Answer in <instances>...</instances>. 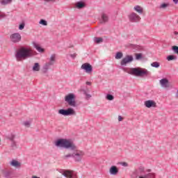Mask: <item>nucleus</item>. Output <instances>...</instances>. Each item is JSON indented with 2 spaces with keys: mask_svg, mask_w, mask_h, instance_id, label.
Returning a JSON list of instances; mask_svg holds the SVG:
<instances>
[{
  "mask_svg": "<svg viewBox=\"0 0 178 178\" xmlns=\"http://www.w3.org/2000/svg\"><path fill=\"white\" fill-rule=\"evenodd\" d=\"M123 120V118L120 115L118 116V121L122 122Z\"/></svg>",
  "mask_w": 178,
  "mask_h": 178,
  "instance_id": "40",
  "label": "nucleus"
},
{
  "mask_svg": "<svg viewBox=\"0 0 178 178\" xmlns=\"http://www.w3.org/2000/svg\"><path fill=\"white\" fill-rule=\"evenodd\" d=\"M51 66H54V65L51 64V63H49V62L46 63L42 67L43 73H47V72H48V70H49V68L51 67Z\"/></svg>",
  "mask_w": 178,
  "mask_h": 178,
  "instance_id": "15",
  "label": "nucleus"
},
{
  "mask_svg": "<svg viewBox=\"0 0 178 178\" xmlns=\"http://www.w3.org/2000/svg\"><path fill=\"white\" fill-rule=\"evenodd\" d=\"M56 147H60V148H64L68 149L70 153L63 156V159H69V158H73L75 162H81L83 156H84V152L77 149V146L74 143L66 139L60 138L56 141Z\"/></svg>",
  "mask_w": 178,
  "mask_h": 178,
  "instance_id": "1",
  "label": "nucleus"
},
{
  "mask_svg": "<svg viewBox=\"0 0 178 178\" xmlns=\"http://www.w3.org/2000/svg\"><path fill=\"white\" fill-rule=\"evenodd\" d=\"M46 2H55V0H44Z\"/></svg>",
  "mask_w": 178,
  "mask_h": 178,
  "instance_id": "42",
  "label": "nucleus"
},
{
  "mask_svg": "<svg viewBox=\"0 0 178 178\" xmlns=\"http://www.w3.org/2000/svg\"><path fill=\"white\" fill-rule=\"evenodd\" d=\"M12 175V171H6L4 172V177H10V175Z\"/></svg>",
  "mask_w": 178,
  "mask_h": 178,
  "instance_id": "31",
  "label": "nucleus"
},
{
  "mask_svg": "<svg viewBox=\"0 0 178 178\" xmlns=\"http://www.w3.org/2000/svg\"><path fill=\"white\" fill-rule=\"evenodd\" d=\"M109 172H110V175L116 176V175L119 173V169L116 165H113L110 168Z\"/></svg>",
  "mask_w": 178,
  "mask_h": 178,
  "instance_id": "14",
  "label": "nucleus"
},
{
  "mask_svg": "<svg viewBox=\"0 0 178 178\" xmlns=\"http://www.w3.org/2000/svg\"><path fill=\"white\" fill-rule=\"evenodd\" d=\"M56 58V56L55 54H52L50 56V60L49 61V63H50V65H55Z\"/></svg>",
  "mask_w": 178,
  "mask_h": 178,
  "instance_id": "20",
  "label": "nucleus"
},
{
  "mask_svg": "<svg viewBox=\"0 0 178 178\" xmlns=\"http://www.w3.org/2000/svg\"><path fill=\"white\" fill-rule=\"evenodd\" d=\"M129 21L131 22V23H138L140 20H141V17L137 15L136 13H131L129 16H128Z\"/></svg>",
  "mask_w": 178,
  "mask_h": 178,
  "instance_id": "7",
  "label": "nucleus"
},
{
  "mask_svg": "<svg viewBox=\"0 0 178 178\" xmlns=\"http://www.w3.org/2000/svg\"><path fill=\"white\" fill-rule=\"evenodd\" d=\"M136 60H140V59H143V54L138 53L135 54Z\"/></svg>",
  "mask_w": 178,
  "mask_h": 178,
  "instance_id": "29",
  "label": "nucleus"
},
{
  "mask_svg": "<svg viewBox=\"0 0 178 178\" xmlns=\"http://www.w3.org/2000/svg\"><path fill=\"white\" fill-rule=\"evenodd\" d=\"M61 173L63 176L67 178H77V175L73 173V171L66 170H63V172Z\"/></svg>",
  "mask_w": 178,
  "mask_h": 178,
  "instance_id": "10",
  "label": "nucleus"
},
{
  "mask_svg": "<svg viewBox=\"0 0 178 178\" xmlns=\"http://www.w3.org/2000/svg\"><path fill=\"white\" fill-rule=\"evenodd\" d=\"M24 26H26L24 23H22L21 24H19V30H23V29H24Z\"/></svg>",
  "mask_w": 178,
  "mask_h": 178,
  "instance_id": "34",
  "label": "nucleus"
},
{
  "mask_svg": "<svg viewBox=\"0 0 178 178\" xmlns=\"http://www.w3.org/2000/svg\"><path fill=\"white\" fill-rule=\"evenodd\" d=\"M146 108H156V103L153 100H147L145 102Z\"/></svg>",
  "mask_w": 178,
  "mask_h": 178,
  "instance_id": "11",
  "label": "nucleus"
},
{
  "mask_svg": "<svg viewBox=\"0 0 178 178\" xmlns=\"http://www.w3.org/2000/svg\"><path fill=\"white\" fill-rule=\"evenodd\" d=\"M139 169H140V170H144V168H140Z\"/></svg>",
  "mask_w": 178,
  "mask_h": 178,
  "instance_id": "47",
  "label": "nucleus"
},
{
  "mask_svg": "<svg viewBox=\"0 0 178 178\" xmlns=\"http://www.w3.org/2000/svg\"><path fill=\"white\" fill-rule=\"evenodd\" d=\"M0 3L3 5H8V3H12V0H1Z\"/></svg>",
  "mask_w": 178,
  "mask_h": 178,
  "instance_id": "23",
  "label": "nucleus"
},
{
  "mask_svg": "<svg viewBox=\"0 0 178 178\" xmlns=\"http://www.w3.org/2000/svg\"><path fill=\"white\" fill-rule=\"evenodd\" d=\"M129 47L132 48V49H135V51H140V49H141V47L136 44H129Z\"/></svg>",
  "mask_w": 178,
  "mask_h": 178,
  "instance_id": "19",
  "label": "nucleus"
},
{
  "mask_svg": "<svg viewBox=\"0 0 178 178\" xmlns=\"http://www.w3.org/2000/svg\"><path fill=\"white\" fill-rule=\"evenodd\" d=\"M151 66L152 67H156L158 68L161 66V64L159 62H153L152 63H151Z\"/></svg>",
  "mask_w": 178,
  "mask_h": 178,
  "instance_id": "28",
  "label": "nucleus"
},
{
  "mask_svg": "<svg viewBox=\"0 0 178 178\" xmlns=\"http://www.w3.org/2000/svg\"><path fill=\"white\" fill-rule=\"evenodd\" d=\"M39 24H42V26H48V22H47L45 19H40Z\"/></svg>",
  "mask_w": 178,
  "mask_h": 178,
  "instance_id": "30",
  "label": "nucleus"
},
{
  "mask_svg": "<svg viewBox=\"0 0 178 178\" xmlns=\"http://www.w3.org/2000/svg\"><path fill=\"white\" fill-rule=\"evenodd\" d=\"M106 99H107L108 101H113V99H115V97H113V95L111 94H108L106 96Z\"/></svg>",
  "mask_w": 178,
  "mask_h": 178,
  "instance_id": "27",
  "label": "nucleus"
},
{
  "mask_svg": "<svg viewBox=\"0 0 178 178\" xmlns=\"http://www.w3.org/2000/svg\"><path fill=\"white\" fill-rule=\"evenodd\" d=\"M65 101L70 106H72V108H76V106H77V103H76V96L73 93L67 95L65 97Z\"/></svg>",
  "mask_w": 178,
  "mask_h": 178,
  "instance_id": "4",
  "label": "nucleus"
},
{
  "mask_svg": "<svg viewBox=\"0 0 178 178\" xmlns=\"http://www.w3.org/2000/svg\"><path fill=\"white\" fill-rule=\"evenodd\" d=\"M176 59H177V57H176V56L175 55H170L167 57V60L168 61H170V60H176Z\"/></svg>",
  "mask_w": 178,
  "mask_h": 178,
  "instance_id": "24",
  "label": "nucleus"
},
{
  "mask_svg": "<svg viewBox=\"0 0 178 178\" xmlns=\"http://www.w3.org/2000/svg\"><path fill=\"white\" fill-rule=\"evenodd\" d=\"M81 69L82 70H84L86 73H88V74H91L92 73V65L88 63H85L81 66Z\"/></svg>",
  "mask_w": 178,
  "mask_h": 178,
  "instance_id": "6",
  "label": "nucleus"
},
{
  "mask_svg": "<svg viewBox=\"0 0 178 178\" xmlns=\"http://www.w3.org/2000/svg\"><path fill=\"white\" fill-rule=\"evenodd\" d=\"M123 58V53L118 51L115 55V59H122Z\"/></svg>",
  "mask_w": 178,
  "mask_h": 178,
  "instance_id": "26",
  "label": "nucleus"
},
{
  "mask_svg": "<svg viewBox=\"0 0 178 178\" xmlns=\"http://www.w3.org/2000/svg\"><path fill=\"white\" fill-rule=\"evenodd\" d=\"M121 165H122V166H124V167L129 166V164H128L127 163H126V162H122V163H121Z\"/></svg>",
  "mask_w": 178,
  "mask_h": 178,
  "instance_id": "37",
  "label": "nucleus"
},
{
  "mask_svg": "<svg viewBox=\"0 0 178 178\" xmlns=\"http://www.w3.org/2000/svg\"><path fill=\"white\" fill-rule=\"evenodd\" d=\"M139 178H147V177L140 176V177H139Z\"/></svg>",
  "mask_w": 178,
  "mask_h": 178,
  "instance_id": "46",
  "label": "nucleus"
},
{
  "mask_svg": "<svg viewBox=\"0 0 178 178\" xmlns=\"http://www.w3.org/2000/svg\"><path fill=\"white\" fill-rule=\"evenodd\" d=\"M10 165L14 166V168H20V163L16 160H12Z\"/></svg>",
  "mask_w": 178,
  "mask_h": 178,
  "instance_id": "17",
  "label": "nucleus"
},
{
  "mask_svg": "<svg viewBox=\"0 0 178 178\" xmlns=\"http://www.w3.org/2000/svg\"><path fill=\"white\" fill-rule=\"evenodd\" d=\"M168 4L164 3L161 5L160 8H161L162 9H165V8H168Z\"/></svg>",
  "mask_w": 178,
  "mask_h": 178,
  "instance_id": "35",
  "label": "nucleus"
},
{
  "mask_svg": "<svg viewBox=\"0 0 178 178\" xmlns=\"http://www.w3.org/2000/svg\"><path fill=\"white\" fill-rule=\"evenodd\" d=\"M58 113L63 116H76V111L72 108H68L67 109H60L58 110Z\"/></svg>",
  "mask_w": 178,
  "mask_h": 178,
  "instance_id": "5",
  "label": "nucleus"
},
{
  "mask_svg": "<svg viewBox=\"0 0 178 178\" xmlns=\"http://www.w3.org/2000/svg\"><path fill=\"white\" fill-rule=\"evenodd\" d=\"M134 9L138 13H140V15L143 14V8L140 6H136L134 8Z\"/></svg>",
  "mask_w": 178,
  "mask_h": 178,
  "instance_id": "21",
  "label": "nucleus"
},
{
  "mask_svg": "<svg viewBox=\"0 0 178 178\" xmlns=\"http://www.w3.org/2000/svg\"><path fill=\"white\" fill-rule=\"evenodd\" d=\"M12 42H19L22 40V35L19 33H15L10 36Z\"/></svg>",
  "mask_w": 178,
  "mask_h": 178,
  "instance_id": "9",
  "label": "nucleus"
},
{
  "mask_svg": "<svg viewBox=\"0 0 178 178\" xmlns=\"http://www.w3.org/2000/svg\"><path fill=\"white\" fill-rule=\"evenodd\" d=\"M147 176H148L149 177L152 178V177H154V176H155V175L152 174V173H149V174L147 175Z\"/></svg>",
  "mask_w": 178,
  "mask_h": 178,
  "instance_id": "41",
  "label": "nucleus"
},
{
  "mask_svg": "<svg viewBox=\"0 0 178 178\" xmlns=\"http://www.w3.org/2000/svg\"><path fill=\"white\" fill-rule=\"evenodd\" d=\"M176 98H178V90H177V93L175 95Z\"/></svg>",
  "mask_w": 178,
  "mask_h": 178,
  "instance_id": "44",
  "label": "nucleus"
},
{
  "mask_svg": "<svg viewBox=\"0 0 178 178\" xmlns=\"http://www.w3.org/2000/svg\"><path fill=\"white\" fill-rule=\"evenodd\" d=\"M11 147H12V148H17L16 142L15 140L11 142Z\"/></svg>",
  "mask_w": 178,
  "mask_h": 178,
  "instance_id": "33",
  "label": "nucleus"
},
{
  "mask_svg": "<svg viewBox=\"0 0 178 178\" xmlns=\"http://www.w3.org/2000/svg\"><path fill=\"white\" fill-rule=\"evenodd\" d=\"M94 41L96 44H100V42H103L104 39L102 38H95Z\"/></svg>",
  "mask_w": 178,
  "mask_h": 178,
  "instance_id": "25",
  "label": "nucleus"
},
{
  "mask_svg": "<svg viewBox=\"0 0 178 178\" xmlns=\"http://www.w3.org/2000/svg\"><path fill=\"white\" fill-rule=\"evenodd\" d=\"M71 58H72V59H74V58H76V56H77V54L76 53L73 54H70Z\"/></svg>",
  "mask_w": 178,
  "mask_h": 178,
  "instance_id": "39",
  "label": "nucleus"
},
{
  "mask_svg": "<svg viewBox=\"0 0 178 178\" xmlns=\"http://www.w3.org/2000/svg\"><path fill=\"white\" fill-rule=\"evenodd\" d=\"M173 1V2L175 3H178V0H172Z\"/></svg>",
  "mask_w": 178,
  "mask_h": 178,
  "instance_id": "45",
  "label": "nucleus"
},
{
  "mask_svg": "<svg viewBox=\"0 0 178 178\" xmlns=\"http://www.w3.org/2000/svg\"><path fill=\"white\" fill-rule=\"evenodd\" d=\"M40 63H35L32 68L33 72H40Z\"/></svg>",
  "mask_w": 178,
  "mask_h": 178,
  "instance_id": "18",
  "label": "nucleus"
},
{
  "mask_svg": "<svg viewBox=\"0 0 178 178\" xmlns=\"http://www.w3.org/2000/svg\"><path fill=\"white\" fill-rule=\"evenodd\" d=\"M129 74H131L132 76H136L137 77H143L144 76H148V70L140 68V67H135V68H130L129 71L127 72Z\"/></svg>",
  "mask_w": 178,
  "mask_h": 178,
  "instance_id": "3",
  "label": "nucleus"
},
{
  "mask_svg": "<svg viewBox=\"0 0 178 178\" xmlns=\"http://www.w3.org/2000/svg\"><path fill=\"white\" fill-rule=\"evenodd\" d=\"M76 7L78 9H83V8H86V3L83 1H78L76 4Z\"/></svg>",
  "mask_w": 178,
  "mask_h": 178,
  "instance_id": "16",
  "label": "nucleus"
},
{
  "mask_svg": "<svg viewBox=\"0 0 178 178\" xmlns=\"http://www.w3.org/2000/svg\"><path fill=\"white\" fill-rule=\"evenodd\" d=\"M160 84L161 87H164V88H168L169 80L166 78L162 79L161 80H160Z\"/></svg>",
  "mask_w": 178,
  "mask_h": 178,
  "instance_id": "13",
  "label": "nucleus"
},
{
  "mask_svg": "<svg viewBox=\"0 0 178 178\" xmlns=\"http://www.w3.org/2000/svg\"><path fill=\"white\" fill-rule=\"evenodd\" d=\"M134 60V58H133V56L127 55L125 56V58H124L121 60L120 65H121V66H126V65H127V63H130V62H133Z\"/></svg>",
  "mask_w": 178,
  "mask_h": 178,
  "instance_id": "8",
  "label": "nucleus"
},
{
  "mask_svg": "<svg viewBox=\"0 0 178 178\" xmlns=\"http://www.w3.org/2000/svg\"><path fill=\"white\" fill-rule=\"evenodd\" d=\"M24 125H25L26 127H30V122L29 121L24 122Z\"/></svg>",
  "mask_w": 178,
  "mask_h": 178,
  "instance_id": "36",
  "label": "nucleus"
},
{
  "mask_svg": "<svg viewBox=\"0 0 178 178\" xmlns=\"http://www.w3.org/2000/svg\"><path fill=\"white\" fill-rule=\"evenodd\" d=\"M15 135L11 134L9 136H8V140H10V141H15Z\"/></svg>",
  "mask_w": 178,
  "mask_h": 178,
  "instance_id": "32",
  "label": "nucleus"
},
{
  "mask_svg": "<svg viewBox=\"0 0 178 178\" xmlns=\"http://www.w3.org/2000/svg\"><path fill=\"white\" fill-rule=\"evenodd\" d=\"M32 44H33V48H35V49H36V51H38V52H40V54L45 52V49H44L42 47H40V44H38V43H37L35 42H33Z\"/></svg>",
  "mask_w": 178,
  "mask_h": 178,
  "instance_id": "12",
  "label": "nucleus"
},
{
  "mask_svg": "<svg viewBox=\"0 0 178 178\" xmlns=\"http://www.w3.org/2000/svg\"><path fill=\"white\" fill-rule=\"evenodd\" d=\"M33 55L34 54H33V50L26 47H22L17 51L15 58L19 62V60L21 59H27V58H31V56H33Z\"/></svg>",
  "mask_w": 178,
  "mask_h": 178,
  "instance_id": "2",
  "label": "nucleus"
},
{
  "mask_svg": "<svg viewBox=\"0 0 178 178\" xmlns=\"http://www.w3.org/2000/svg\"><path fill=\"white\" fill-rule=\"evenodd\" d=\"M102 22H101V23H106V22H108V15H106V14H102Z\"/></svg>",
  "mask_w": 178,
  "mask_h": 178,
  "instance_id": "22",
  "label": "nucleus"
},
{
  "mask_svg": "<svg viewBox=\"0 0 178 178\" xmlns=\"http://www.w3.org/2000/svg\"><path fill=\"white\" fill-rule=\"evenodd\" d=\"M84 94L86 95L87 98H91V95L88 94L86 91H84Z\"/></svg>",
  "mask_w": 178,
  "mask_h": 178,
  "instance_id": "38",
  "label": "nucleus"
},
{
  "mask_svg": "<svg viewBox=\"0 0 178 178\" xmlns=\"http://www.w3.org/2000/svg\"><path fill=\"white\" fill-rule=\"evenodd\" d=\"M86 84L88 85V86H91V82H86Z\"/></svg>",
  "mask_w": 178,
  "mask_h": 178,
  "instance_id": "43",
  "label": "nucleus"
},
{
  "mask_svg": "<svg viewBox=\"0 0 178 178\" xmlns=\"http://www.w3.org/2000/svg\"><path fill=\"white\" fill-rule=\"evenodd\" d=\"M175 34H178V32H175Z\"/></svg>",
  "mask_w": 178,
  "mask_h": 178,
  "instance_id": "48",
  "label": "nucleus"
}]
</instances>
